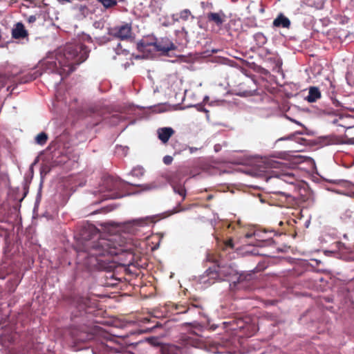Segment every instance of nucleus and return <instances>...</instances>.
<instances>
[{
  "instance_id": "nucleus-22",
  "label": "nucleus",
  "mask_w": 354,
  "mask_h": 354,
  "mask_svg": "<svg viewBox=\"0 0 354 354\" xmlns=\"http://www.w3.org/2000/svg\"><path fill=\"white\" fill-rule=\"evenodd\" d=\"M48 138V136L47 133H46L45 132H41L37 135L35 140V142L37 145L43 146L46 143Z\"/></svg>"
},
{
  "instance_id": "nucleus-7",
  "label": "nucleus",
  "mask_w": 354,
  "mask_h": 354,
  "mask_svg": "<svg viewBox=\"0 0 354 354\" xmlns=\"http://www.w3.org/2000/svg\"><path fill=\"white\" fill-rule=\"evenodd\" d=\"M155 46L156 51L161 52L162 54H166L176 48L174 44L167 37L161 38L159 40L155 38Z\"/></svg>"
},
{
  "instance_id": "nucleus-8",
  "label": "nucleus",
  "mask_w": 354,
  "mask_h": 354,
  "mask_svg": "<svg viewBox=\"0 0 354 354\" xmlns=\"http://www.w3.org/2000/svg\"><path fill=\"white\" fill-rule=\"evenodd\" d=\"M171 187L173 188L174 192L179 194L182 197V200L178 203L176 207L172 210L170 214L185 211L186 209L184 207H181V203L185 199L187 196V191L185 186L182 184L171 183Z\"/></svg>"
},
{
  "instance_id": "nucleus-35",
  "label": "nucleus",
  "mask_w": 354,
  "mask_h": 354,
  "mask_svg": "<svg viewBox=\"0 0 354 354\" xmlns=\"http://www.w3.org/2000/svg\"><path fill=\"white\" fill-rule=\"evenodd\" d=\"M36 19H37V18H36V17H35V16H34V15H31V16H30V17H29V18H28V21H29L30 23L35 22V21H36Z\"/></svg>"
},
{
  "instance_id": "nucleus-41",
  "label": "nucleus",
  "mask_w": 354,
  "mask_h": 354,
  "mask_svg": "<svg viewBox=\"0 0 354 354\" xmlns=\"http://www.w3.org/2000/svg\"><path fill=\"white\" fill-rule=\"evenodd\" d=\"M272 176H270L269 178H267V180L271 179Z\"/></svg>"
},
{
  "instance_id": "nucleus-26",
  "label": "nucleus",
  "mask_w": 354,
  "mask_h": 354,
  "mask_svg": "<svg viewBox=\"0 0 354 354\" xmlns=\"http://www.w3.org/2000/svg\"><path fill=\"white\" fill-rule=\"evenodd\" d=\"M35 79V76H34V75L27 74L21 77L19 82L21 84H25V83L32 82Z\"/></svg>"
},
{
  "instance_id": "nucleus-19",
  "label": "nucleus",
  "mask_w": 354,
  "mask_h": 354,
  "mask_svg": "<svg viewBox=\"0 0 354 354\" xmlns=\"http://www.w3.org/2000/svg\"><path fill=\"white\" fill-rule=\"evenodd\" d=\"M326 145H339L342 142V139L337 136L331 135L324 138Z\"/></svg>"
},
{
  "instance_id": "nucleus-37",
  "label": "nucleus",
  "mask_w": 354,
  "mask_h": 354,
  "mask_svg": "<svg viewBox=\"0 0 354 354\" xmlns=\"http://www.w3.org/2000/svg\"><path fill=\"white\" fill-rule=\"evenodd\" d=\"M244 279H245V277H243V274H241V275L239 277L238 282H240V281H243Z\"/></svg>"
},
{
  "instance_id": "nucleus-38",
  "label": "nucleus",
  "mask_w": 354,
  "mask_h": 354,
  "mask_svg": "<svg viewBox=\"0 0 354 354\" xmlns=\"http://www.w3.org/2000/svg\"><path fill=\"white\" fill-rule=\"evenodd\" d=\"M252 235H253V234H251V233H246V234H245V237L248 239V238L252 237Z\"/></svg>"
},
{
  "instance_id": "nucleus-16",
  "label": "nucleus",
  "mask_w": 354,
  "mask_h": 354,
  "mask_svg": "<svg viewBox=\"0 0 354 354\" xmlns=\"http://www.w3.org/2000/svg\"><path fill=\"white\" fill-rule=\"evenodd\" d=\"M330 99L333 105L336 108V109L328 108L326 109L324 111L329 115H335L336 112L339 110H342L344 108V106H342V103L339 101H338L335 97L331 96Z\"/></svg>"
},
{
  "instance_id": "nucleus-11",
  "label": "nucleus",
  "mask_w": 354,
  "mask_h": 354,
  "mask_svg": "<svg viewBox=\"0 0 354 354\" xmlns=\"http://www.w3.org/2000/svg\"><path fill=\"white\" fill-rule=\"evenodd\" d=\"M28 35L24 24L21 22L17 23L12 30V37L14 39H24Z\"/></svg>"
},
{
  "instance_id": "nucleus-25",
  "label": "nucleus",
  "mask_w": 354,
  "mask_h": 354,
  "mask_svg": "<svg viewBox=\"0 0 354 354\" xmlns=\"http://www.w3.org/2000/svg\"><path fill=\"white\" fill-rule=\"evenodd\" d=\"M100 2L106 8H112L117 5L116 0H97Z\"/></svg>"
},
{
  "instance_id": "nucleus-20",
  "label": "nucleus",
  "mask_w": 354,
  "mask_h": 354,
  "mask_svg": "<svg viewBox=\"0 0 354 354\" xmlns=\"http://www.w3.org/2000/svg\"><path fill=\"white\" fill-rule=\"evenodd\" d=\"M150 221V219L147 217L146 218H142L138 219H135L129 221V224H131L133 226H138V227H143L145 225H147Z\"/></svg>"
},
{
  "instance_id": "nucleus-1",
  "label": "nucleus",
  "mask_w": 354,
  "mask_h": 354,
  "mask_svg": "<svg viewBox=\"0 0 354 354\" xmlns=\"http://www.w3.org/2000/svg\"><path fill=\"white\" fill-rule=\"evenodd\" d=\"M82 245L77 251V263L80 267L91 270L103 268L101 257L118 256L124 266L135 261V245L127 238L118 235L102 236L93 225L82 227L80 232Z\"/></svg>"
},
{
  "instance_id": "nucleus-10",
  "label": "nucleus",
  "mask_w": 354,
  "mask_h": 354,
  "mask_svg": "<svg viewBox=\"0 0 354 354\" xmlns=\"http://www.w3.org/2000/svg\"><path fill=\"white\" fill-rule=\"evenodd\" d=\"M254 87V84L252 81H249L247 83L243 82L240 84L239 92L236 94L241 97L252 96L256 91Z\"/></svg>"
},
{
  "instance_id": "nucleus-6",
  "label": "nucleus",
  "mask_w": 354,
  "mask_h": 354,
  "mask_svg": "<svg viewBox=\"0 0 354 354\" xmlns=\"http://www.w3.org/2000/svg\"><path fill=\"white\" fill-rule=\"evenodd\" d=\"M137 49L145 57H149L156 51L155 38L145 37L137 44Z\"/></svg>"
},
{
  "instance_id": "nucleus-39",
  "label": "nucleus",
  "mask_w": 354,
  "mask_h": 354,
  "mask_svg": "<svg viewBox=\"0 0 354 354\" xmlns=\"http://www.w3.org/2000/svg\"><path fill=\"white\" fill-rule=\"evenodd\" d=\"M59 2L64 3V2H69L71 0H57Z\"/></svg>"
},
{
  "instance_id": "nucleus-12",
  "label": "nucleus",
  "mask_w": 354,
  "mask_h": 354,
  "mask_svg": "<svg viewBox=\"0 0 354 354\" xmlns=\"http://www.w3.org/2000/svg\"><path fill=\"white\" fill-rule=\"evenodd\" d=\"M174 133V131L171 127H163L158 129V138L163 143L168 142L171 136Z\"/></svg>"
},
{
  "instance_id": "nucleus-29",
  "label": "nucleus",
  "mask_w": 354,
  "mask_h": 354,
  "mask_svg": "<svg viewBox=\"0 0 354 354\" xmlns=\"http://www.w3.org/2000/svg\"><path fill=\"white\" fill-rule=\"evenodd\" d=\"M137 186L141 187L142 190L143 191L151 190L152 189H155L157 187V185L154 183H151L149 184L138 185Z\"/></svg>"
},
{
  "instance_id": "nucleus-2",
  "label": "nucleus",
  "mask_w": 354,
  "mask_h": 354,
  "mask_svg": "<svg viewBox=\"0 0 354 354\" xmlns=\"http://www.w3.org/2000/svg\"><path fill=\"white\" fill-rule=\"evenodd\" d=\"M88 54L89 50L85 45L67 44L63 50L56 55L55 60H45L43 66L46 71L57 73L63 79L84 62Z\"/></svg>"
},
{
  "instance_id": "nucleus-3",
  "label": "nucleus",
  "mask_w": 354,
  "mask_h": 354,
  "mask_svg": "<svg viewBox=\"0 0 354 354\" xmlns=\"http://www.w3.org/2000/svg\"><path fill=\"white\" fill-rule=\"evenodd\" d=\"M93 303L88 297L75 296L71 301V318L83 317L91 314Z\"/></svg>"
},
{
  "instance_id": "nucleus-27",
  "label": "nucleus",
  "mask_w": 354,
  "mask_h": 354,
  "mask_svg": "<svg viewBox=\"0 0 354 354\" xmlns=\"http://www.w3.org/2000/svg\"><path fill=\"white\" fill-rule=\"evenodd\" d=\"M335 244L336 248L338 249V250L339 252H350L351 248H347L344 243L338 241V242H336Z\"/></svg>"
},
{
  "instance_id": "nucleus-13",
  "label": "nucleus",
  "mask_w": 354,
  "mask_h": 354,
  "mask_svg": "<svg viewBox=\"0 0 354 354\" xmlns=\"http://www.w3.org/2000/svg\"><path fill=\"white\" fill-rule=\"evenodd\" d=\"M104 185L109 191L119 190L122 185V182L113 177H108L105 179Z\"/></svg>"
},
{
  "instance_id": "nucleus-40",
  "label": "nucleus",
  "mask_w": 354,
  "mask_h": 354,
  "mask_svg": "<svg viewBox=\"0 0 354 354\" xmlns=\"http://www.w3.org/2000/svg\"><path fill=\"white\" fill-rule=\"evenodd\" d=\"M213 198L212 195H209L207 198L208 201L211 200Z\"/></svg>"
},
{
  "instance_id": "nucleus-18",
  "label": "nucleus",
  "mask_w": 354,
  "mask_h": 354,
  "mask_svg": "<svg viewBox=\"0 0 354 354\" xmlns=\"http://www.w3.org/2000/svg\"><path fill=\"white\" fill-rule=\"evenodd\" d=\"M205 273L210 278L221 279L220 277V270L218 267L209 268L205 271Z\"/></svg>"
},
{
  "instance_id": "nucleus-17",
  "label": "nucleus",
  "mask_w": 354,
  "mask_h": 354,
  "mask_svg": "<svg viewBox=\"0 0 354 354\" xmlns=\"http://www.w3.org/2000/svg\"><path fill=\"white\" fill-rule=\"evenodd\" d=\"M277 177L280 180L290 184H293L294 181L295 180V176L289 173H281L278 174Z\"/></svg>"
},
{
  "instance_id": "nucleus-14",
  "label": "nucleus",
  "mask_w": 354,
  "mask_h": 354,
  "mask_svg": "<svg viewBox=\"0 0 354 354\" xmlns=\"http://www.w3.org/2000/svg\"><path fill=\"white\" fill-rule=\"evenodd\" d=\"M273 26L288 28L290 26V21L283 14H279L273 21Z\"/></svg>"
},
{
  "instance_id": "nucleus-34",
  "label": "nucleus",
  "mask_w": 354,
  "mask_h": 354,
  "mask_svg": "<svg viewBox=\"0 0 354 354\" xmlns=\"http://www.w3.org/2000/svg\"><path fill=\"white\" fill-rule=\"evenodd\" d=\"M265 266L264 265H260L259 264L254 270V272H260L261 270H263L265 269Z\"/></svg>"
},
{
  "instance_id": "nucleus-9",
  "label": "nucleus",
  "mask_w": 354,
  "mask_h": 354,
  "mask_svg": "<svg viewBox=\"0 0 354 354\" xmlns=\"http://www.w3.org/2000/svg\"><path fill=\"white\" fill-rule=\"evenodd\" d=\"M206 18L209 23L221 28L225 21L226 15L222 10H220L218 12H210L207 13Z\"/></svg>"
},
{
  "instance_id": "nucleus-32",
  "label": "nucleus",
  "mask_w": 354,
  "mask_h": 354,
  "mask_svg": "<svg viewBox=\"0 0 354 354\" xmlns=\"http://www.w3.org/2000/svg\"><path fill=\"white\" fill-rule=\"evenodd\" d=\"M224 245H225V248H229L233 249L234 248V243H233L232 239H229L225 241Z\"/></svg>"
},
{
  "instance_id": "nucleus-5",
  "label": "nucleus",
  "mask_w": 354,
  "mask_h": 354,
  "mask_svg": "<svg viewBox=\"0 0 354 354\" xmlns=\"http://www.w3.org/2000/svg\"><path fill=\"white\" fill-rule=\"evenodd\" d=\"M71 336L75 343L85 342L94 338V333L90 331L87 326H73L70 332Z\"/></svg>"
},
{
  "instance_id": "nucleus-42",
  "label": "nucleus",
  "mask_w": 354,
  "mask_h": 354,
  "mask_svg": "<svg viewBox=\"0 0 354 354\" xmlns=\"http://www.w3.org/2000/svg\"><path fill=\"white\" fill-rule=\"evenodd\" d=\"M272 176H270L269 178H267V180L271 179Z\"/></svg>"
},
{
  "instance_id": "nucleus-21",
  "label": "nucleus",
  "mask_w": 354,
  "mask_h": 354,
  "mask_svg": "<svg viewBox=\"0 0 354 354\" xmlns=\"http://www.w3.org/2000/svg\"><path fill=\"white\" fill-rule=\"evenodd\" d=\"M254 40L259 47L263 46L267 42V38L261 32H257L254 35Z\"/></svg>"
},
{
  "instance_id": "nucleus-28",
  "label": "nucleus",
  "mask_w": 354,
  "mask_h": 354,
  "mask_svg": "<svg viewBox=\"0 0 354 354\" xmlns=\"http://www.w3.org/2000/svg\"><path fill=\"white\" fill-rule=\"evenodd\" d=\"M191 15V12L188 9H185L182 10L179 14V17L180 19L183 21L188 20L189 16Z\"/></svg>"
},
{
  "instance_id": "nucleus-23",
  "label": "nucleus",
  "mask_w": 354,
  "mask_h": 354,
  "mask_svg": "<svg viewBox=\"0 0 354 354\" xmlns=\"http://www.w3.org/2000/svg\"><path fill=\"white\" fill-rule=\"evenodd\" d=\"M257 326L254 324L250 323L246 325V328L245 331H243L245 335L250 337L255 334L257 330Z\"/></svg>"
},
{
  "instance_id": "nucleus-4",
  "label": "nucleus",
  "mask_w": 354,
  "mask_h": 354,
  "mask_svg": "<svg viewBox=\"0 0 354 354\" xmlns=\"http://www.w3.org/2000/svg\"><path fill=\"white\" fill-rule=\"evenodd\" d=\"M109 34L120 40H128L133 37L132 23H122L109 29Z\"/></svg>"
},
{
  "instance_id": "nucleus-43",
  "label": "nucleus",
  "mask_w": 354,
  "mask_h": 354,
  "mask_svg": "<svg viewBox=\"0 0 354 354\" xmlns=\"http://www.w3.org/2000/svg\"><path fill=\"white\" fill-rule=\"evenodd\" d=\"M272 176H270L269 178H267V180L271 179Z\"/></svg>"
},
{
  "instance_id": "nucleus-36",
  "label": "nucleus",
  "mask_w": 354,
  "mask_h": 354,
  "mask_svg": "<svg viewBox=\"0 0 354 354\" xmlns=\"http://www.w3.org/2000/svg\"><path fill=\"white\" fill-rule=\"evenodd\" d=\"M109 197L111 198H117L120 197V196L117 193H113L111 195H109Z\"/></svg>"
},
{
  "instance_id": "nucleus-33",
  "label": "nucleus",
  "mask_w": 354,
  "mask_h": 354,
  "mask_svg": "<svg viewBox=\"0 0 354 354\" xmlns=\"http://www.w3.org/2000/svg\"><path fill=\"white\" fill-rule=\"evenodd\" d=\"M172 161H173V158L170 156H165L163 158V162L167 165H170L172 162Z\"/></svg>"
},
{
  "instance_id": "nucleus-24",
  "label": "nucleus",
  "mask_w": 354,
  "mask_h": 354,
  "mask_svg": "<svg viewBox=\"0 0 354 354\" xmlns=\"http://www.w3.org/2000/svg\"><path fill=\"white\" fill-rule=\"evenodd\" d=\"M248 322L244 321L242 319H239L236 321V328H232V330H236L239 329L241 331H245V329L246 328V325L249 324Z\"/></svg>"
},
{
  "instance_id": "nucleus-30",
  "label": "nucleus",
  "mask_w": 354,
  "mask_h": 354,
  "mask_svg": "<svg viewBox=\"0 0 354 354\" xmlns=\"http://www.w3.org/2000/svg\"><path fill=\"white\" fill-rule=\"evenodd\" d=\"M175 309L176 310L177 313H185L189 310V308L185 305L176 304Z\"/></svg>"
},
{
  "instance_id": "nucleus-31",
  "label": "nucleus",
  "mask_w": 354,
  "mask_h": 354,
  "mask_svg": "<svg viewBox=\"0 0 354 354\" xmlns=\"http://www.w3.org/2000/svg\"><path fill=\"white\" fill-rule=\"evenodd\" d=\"M8 82V78L6 75H0V88L4 87Z\"/></svg>"
},
{
  "instance_id": "nucleus-15",
  "label": "nucleus",
  "mask_w": 354,
  "mask_h": 354,
  "mask_svg": "<svg viewBox=\"0 0 354 354\" xmlns=\"http://www.w3.org/2000/svg\"><path fill=\"white\" fill-rule=\"evenodd\" d=\"M321 98V92L317 87L311 86L308 91V95L306 97L308 102H315Z\"/></svg>"
}]
</instances>
